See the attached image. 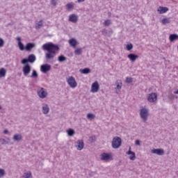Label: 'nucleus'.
<instances>
[{
  "instance_id": "58836bf2",
  "label": "nucleus",
  "mask_w": 178,
  "mask_h": 178,
  "mask_svg": "<svg viewBox=\"0 0 178 178\" xmlns=\"http://www.w3.org/2000/svg\"><path fill=\"white\" fill-rule=\"evenodd\" d=\"M4 45H5V41L3 40V39L0 38V48H2V47H3Z\"/></svg>"
},
{
  "instance_id": "412c9836",
  "label": "nucleus",
  "mask_w": 178,
  "mask_h": 178,
  "mask_svg": "<svg viewBox=\"0 0 178 178\" xmlns=\"http://www.w3.org/2000/svg\"><path fill=\"white\" fill-rule=\"evenodd\" d=\"M23 139V136H22V134H15L13 137V140L14 141H22V140Z\"/></svg>"
},
{
  "instance_id": "9b49d317",
  "label": "nucleus",
  "mask_w": 178,
  "mask_h": 178,
  "mask_svg": "<svg viewBox=\"0 0 178 178\" xmlns=\"http://www.w3.org/2000/svg\"><path fill=\"white\" fill-rule=\"evenodd\" d=\"M78 21L79 17L75 14H72L69 16V22H71L72 23H77Z\"/></svg>"
},
{
  "instance_id": "39448f33",
  "label": "nucleus",
  "mask_w": 178,
  "mask_h": 178,
  "mask_svg": "<svg viewBox=\"0 0 178 178\" xmlns=\"http://www.w3.org/2000/svg\"><path fill=\"white\" fill-rule=\"evenodd\" d=\"M37 94L39 98H41L42 99L47 98L48 96V92H47V89L44 88H40L38 89Z\"/></svg>"
},
{
  "instance_id": "79ce46f5",
  "label": "nucleus",
  "mask_w": 178,
  "mask_h": 178,
  "mask_svg": "<svg viewBox=\"0 0 178 178\" xmlns=\"http://www.w3.org/2000/svg\"><path fill=\"white\" fill-rule=\"evenodd\" d=\"M51 3L53 6H56V5H58V1L56 0H51Z\"/></svg>"
},
{
  "instance_id": "b1692460",
  "label": "nucleus",
  "mask_w": 178,
  "mask_h": 178,
  "mask_svg": "<svg viewBox=\"0 0 178 178\" xmlns=\"http://www.w3.org/2000/svg\"><path fill=\"white\" fill-rule=\"evenodd\" d=\"M35 47V43L29 42L26 44L25 47V49L26 51H31V49H33V48H34Z\"/></svg>"
},
{
  "instance_id": "0eeeda50",
  "label": "nucleus",
  "mask_w": 178,
  "mask_h": 178,
  "mask_svg": "<svg viewBox=\"0 0 178 178\" xmlns=\"http://www.w3.org/2000/svg\"><path fill=\"white\" fill-rule=\"evenodd\" d=\"M67 83L70 85L71 88H76V87H77V82H76V79L73 76H70L67 79Z\"/></svg>"
},
{
  "instance_id": "f257e3e1",
  "label": "nucleus",
  "mask_w": 178,
  "mask_h": 178,
  "mask_svg": "<svg viewBox=\"0 0 178 178\" xmlns=\"http://www.w3.org/2000/svg\"><path fill=\"white\" fill-rule=\"evenodd\" d=\"M42 49L47 51L45 54L47 60H51L56 56V54L59 52L60 49L58 45L54 44L52 42H49L42 45Z\"/></svg>"
},
{
  "instance_id": "aec40b11",
  "label": "nucleus",
  "mask_w": 178,
  "mask_h": 178,
  "mask_svg": "<svg viewBox=\"0 0 178 178\" xmlns=\"http://www.w3.org/2000/svg\"><path fill=\"white\" fill-rule=\"evenodd\" d=\"M127 58L131 60V62H136V60L138 59V55L134 54H129L127 56Z\"/></svg>"
},
{
  "instance_id": "a878e982",
  "label": "nucleus",
  "mask_w": 178,
  "mask_h": 178,
  "mask_svg": "<svg viewBox=\"0 0 178 178\" xmlns=\"http://www.w3.org/2000/svg\"><path fill=\"white\" fill-rule=\"evenodd\" d=\"M67 134L69 137H73V136L76 134V132L74 131V129H69L68 130H67Z\"/></svg>"
},
{
  "instance_id": "4468645a",
  "label": "nucleus",
  "mask_w": 178,
  "mask_h": 178,
  "mask_svg": "<svg viewBox=\"0 0 178 178\" xmlns=\"http://www.w3.org/2000/svg\"><path fill=\"white\" fill-rule=\"evenodd\" d=\"M151 152L152 154H156V155H163V154H165L163 149H153Z\"/></svg>"
},
{
  "instance_id": "dca6fc26",
  "label": "nucleus",
  "mask_w": 178,
  "mask_h": 178,
  "mask_svg": "<svg viewBox=\"0 0 178 178\" xmlns=\"http://www.w3.org/2000/svg\"><path fill=\"white\" fill-rule=\"evenodd\" d=\"M122 81L120 80H118L116 82H115V86H116V88H115V90H116V94H119V92L118 91H120V90H122Z\"/></svg>"
},
{
  "instance_id": "49530a36",
  "label": "nucleus",
  "mask_w": 178,
  "mask_h": 178,
  "mask_svg": "<svg viewBox=\"0 0 178 178\" xmlns=\"http://www.w3.org/2000/svg\"><path fill=\"white\" fill-rule=\"evenodd\" d=\"M16 40H17V41H18V42H22V38L17 37V38H16Z\"/></svg>"
},
{
  "instance_id": "393cba45",
  "label": "nucleus",
  "mask_w": 178,
  "mask_h": 178,
  "mask_svg": "<svg viewBox=\"0 0 178 178\" xmlns=\"http://www.w3.org/2000/svg\"><path fill=\"white\" fill-rule=\"evenodd\" d=\"M169 40L171 42H173V41H176V40H178V35H176V34L170 35Z\"/></svg>"
},
{
  "instance_id": "37998d69",
  "label": "nucleus",
  "mask_w": 178,
  "mask_h": 178,
  "mask_svg": "<svg viewBox=\"0 0 178 178\" xmlns=\"http://www.w3.org/2000/svg\"><path fill=\"white\" fill-rule=\"evenodd\" d=\"M74 6L72 3L67 4V9H73Z\"/></svg>"
},
{
  "instance_id": "c03bdc74",
  "label": "nucleus",
  "mask_w": 178,
  "mask_h": 178,
  "mask_svg": "<svg viewBox=\"0 0 178 178\" xmlns=\"http://www.w3.org/2000/svg\"><path fill=\"white\" fill-rule=\"evenodd\" d=\"M90 143H94V141H95V136L90 137Z\"/></svg>"
},
{
  "instance_id": "ea45409f",
  "label": "nucleus",
  "mask_w": 178,
  "mask_h": 178,
  "mask_svg": "<svg viewBox=\"0 0 178 178\" xmlns=\"http://www.w3.org/2000/svg\"><path fill=\"white\" fill-rule=\"evenodd\" d=\"M5 176V170L0 168V177Z\"/></svg>"
},
{
  "instance_id": "423d86ee",
  "label": "nucleus",
  "mask_w": 178,
  "mask_h": 178,
  "mask_svg": "<svg viewBox=\"0 0 178 178\" xmlns=\"http://www.w3.org/2000/svg\"><path fill=\"white\" fill-rule=\"evenodd\" d=\"M147 99L148 102L154 104L158 101V95L156 92H152L147 95Z\"/></svg>"
},
{
  "instance_id": "2eb2a0df",
  "label": "nucleus",
  "mask_w": 178,
  "mask_h": 178,
  "mask_svg": "<svg viewBox=\"0 0 178 178\" xmlns=\"http://www.w3.org/2000/svg\"><path fill=\"white\" fill-rule=\"evenodd\" d=\"M42 113L44 115H48V113H49V106H48V104H44L42 107Z\"/></svg>"
},
{
  "instance_id": "5701e85b",
  "label": "nucleus",
  "mask_w": 178,
  "mask_h": 178,
  "mask_svg": "<svg viewBox=\"0 0 178 178\" xmlns=\"http://www.w3.org/2000/svg\"><path fill=\"white\" fill-rule=\"evenodd\" d=\"M42 27H44V23H43L42 19L39 21L38 23L35 24V29L36 30H40V29H41Z\"/></svg>"
},
{
  "instance_id": "1a4fd4ad",
  "label": "nucleus",
  "mask_w": 178,
  "mask_h": 178,
  "mask_svg": "<svg viewBox=\"0 0 178 178\" xmlns=\"http://www.w3.org/2000/svg\"><path fill=\"white\" fill-rule=\"evenodd\" d=\"M51 65L49 64L42 65L40 66V71L42 72V73H48V72L51 70Z\"/></svg>"
},
{
  "instance_id": "a19ab883",
  "label": "nucleus",
  "mask_w": 178,
  "mask_h": 178,
  "mask_svg": "<svg viewBox=\"0 0 178 178\" xmlns=\"http://www.w3.org/2000/svg\"><path fill=\"white\" fill-rule=\"evenodd\" d=\"M104 26H110L111 25V20L107 19V20L104 21Z\"/></svg>"
},
{
  "instance_id": "4c0bfd02",
  "label": "nucleus",
  "mask_w": 178,
  "mask_h": 178,
  "mask_svg": "<svg viewBox=\"0 0 178 178\" xmlns=\"http://www.w3.org/2000/svg\"><path fill=\"white\" fill-rule=\"evenodd\" d=\"M125 82L127 83L128 84H130V83H133V79L127 77Z\"/></svg>"
},
{
  "instance_id": "3c124183",
  "label": "nucleus",
  "mask_w": 178,
  "mask_h": 178,
  "mask_svg": "<svg viewBox=\"0 0 178 178\" xmlns=\"http://www.w3.org/2000/svg\"><path fill=\"white\" fill-rule=\"evenodd\" d=\"M1 109H2V106H0V110H1Z\"/></svg>"
},
{
  "instance_id": "8fccbe9b",
  "label": "nucleus",
  "mask_w": 178,
  "mask_h": 178,
  "mask_svg": "<svg viewBox=\"0 0 178 178\" xmlns=\"http://www.w3.org/2000/svg\"><path fill=\"white\" fill-rule=\"evenodd\" d=\"M174 94L178 95V90L174 92Z\"/></svg>"
},
{
  "instance_id": "f03ea898",
  "label": "nucleus",
  "mask_w": 178,
  "mask_h": 178,
  "mask_svg": "<svg viewBox=\"0 0 178 178\" xmlns=\"http://www.w3.org/2000/svg\"><path fill=\"white\" fill-rule=\"evenodd\" d=\"M149 115V112L148 108H143L140 110V116L144 123L148 120Z\"/></svg>"
},
{
  "instance_id": "c9c22d12",
  "label": "nucleus",
  "mask_w": 178,
  "mask_h": 178,
  "mask_svg": "<svg viewBox=\"0 0 178 178\" xmlns=\"http://www.w3.org/2000/svg\"><path fill=\"white\" fill-rule=\"evenodd\" d=\"M131 49H133V44H127V51H131Z\"/></svg>"
},
{
  "instance_id": "c85d7f7f",
  "label": "nucleus",
  "mask_w": 178,
  "mask_h": 178,
  "mask_svg": "<svg viewBox=\"0 0 178 178\" xmlns=\"http://www.w3.org/2000/svg\"><path fill=\"white\" fill-rule=\"evenodd\" d=\"M81 73H82V74H88V73H90L91 70H90V68H85L83 70H80Z\"/></svg>"
},
{
  "instance_id": "f704fd0d",
  "label": "nucleus",
  "mask_w": 178,
  "mask_h": 178,
  "mask_svg": "<svg viewBox=\"0 0 178 178\" xmlns=\"http://www.w3.org/2000/svg\"><path fill=\"white\" fill-rule=\"evenodd\" d=\"M67 60L66 57L63 55L59 56L58 58V62H65V60Z\"/></svg>"
},
{
  "instance_id": "bb28decb",
  "label": "nucleus",
  "mask_w": 178,
  "mask_h": 178,
  "mask_svg": "<svg viewBox=\"0 0 178 178\" xmlns=\"http://www.w3.org/2000/svg\"><path fill=\"white\" fill-rule=\"evenodd\" d=\"M74 55H77V56L81 55L83 54V49L81 48L76 49L74 51Z\"/></svg>"
},
{
  "instance_id": "a18cd8bd",
  "label": "nucleus",
  "mask_w": 178,
  "mask_h": 178,
  "mask_svg": "<svg viewBox=\"0 0 178 178\" xmlns=\"http://www.w3.org/2000/svg\"><path fill=\"white\" fill-rule=\"evenodd\" d=\"M135 144H136V145H141V143H140V140H136L135 141Z\"/></svg>"
},
{
  "instance_id": "f8f14e48",
  "label": "nucleus",
  "mask_w": 178,
  "mask_h": 178,
  "mask_svg": "<svg viewBox=\"0 0 178 178\" xmlns=\"http://www.w3.org/2000/svg\"><path fill=\"white\" fill-rule=\"evenodd\" d=\"M127 155H131L129 159L131 161H136V153L131 151V147H129V151L127 152Z\"/></svg>"
},
{
  "instance_id": "9d476101",
  "label": "nucleus",
  "mask_w": 178,
  "mask_h": 178,
  "mask_svg": "<svg viewBox=\"0 0 178 178\" xmlns=\"http://www.w3.org/2000/svg\"><path fill=\"white\" fill-rule=\"evenodd\" d=\"M98 90H99V84L98 81H95L91 86V92H98Z\"/></svg>"
},
{
  "instance_id": "20e7f679",
  "label": "nucleus",
  "mask_w": 178,
  "mask_h": 178,
  "mask_svg": "<svg viewBox=\"0 0 178 178\" xmlns=\"http://www.w3.org/2000/svg\"><path fill=\"white\" fill-rule=\"evenodd\" d=\"M122 145V139L119 136H115L113 138L112 141V147L115 149L119 148Z\"/></svg>"
},
{
  "instance_id": "2f4dec72",
  "label": "nucleus",
  "mask_w": 178,
  "mask_h": 178,
  "mask_svg": "<svg viewBox=\"0 0 178 178\" xmlns=\"http://www.w3.org/2000/svg\"><path fill=\"white\" fill-rule=\"evenodd\" d=\"M9 141H10V139L7 138V140L3 138H0V143L1 145H5V144H9Z\"/></svg>"
},
{
  "instance_id": "4be33fe9",
  "label": "nucleus",
  "mask_w": 178,
  "mask_h": 178,
  "mask_svg": "<svg viewBox=\"0 0 178 178\" xmlns=\"http://www.w3.org/2000/svg\"><path fill=\"white\" fill-rule=\"evenodd\" d=\"M102 35H105L106 37H111L112 34H113V31H108L106 29H103L102 31Z\"/></svg>"
},
{
  "instance_id": "cd10ccee",
  "label": "nucleus",
  "mask_w": 178,
  "mask_h": 178,
  "mask_svg": "<svg viewBox=\"0 0 178 178\" xmlns=\"http://www.w3.org/2000/svg\"><path fill=\"white\" fill-rule=\"evenodd\" d=\"M161 23H162V24H163V26H165L166 24H169L170 23V18H163L161 20Z\"/></svg>"
},
{
  "instance_id": "ddd939ff",
  "label": "nucleus",
  "mask_w": 178,
  "mask_h": 178,
  "mask_svg": "<svg viewBox=\"0 0 178 178\" xmlns=\"http://www.w3.org/2000/svg\"><path fill=\"white\" fill-rule=\"evenodd\" d=\"M169 10V8L168 7H163L159 6L157 9V12L159 13V15H163V13H166Z\"/></svg>"
},
{
  "instance_id": "6e6552de",
  "label": "nucleus",
  "mask_w": 178,
  "mask_h": 178,
  "mask_svg": "<svg viewBox=\"0 0 178 178\" xmlns=\"http://www.w3.org/2000/svg\"><path fill=\"white\" fill-rule=\"evenodd\" d=\"M24 67L22 68V72L24 76H29L30 74V72H31V66L29 64H24Z\"/></svg>"
},
{
  "instance_id": "473e14b6",
  "label": "nucleus",
  "mask_w": 178,
  "mask_h": 178,
  "mask_svg": "<svg viewBox=\"0 0 178 178\" xmlns=\"http://www.w3.org/2000/svg\"><path fill=\"white\" fill-rule=\"evenodd\" d=\"M23 177L24 178H32L33 175H31V172L29 171L27 172H24Z\"/></svg>"
},
{
  "instance_id": "7c9ffc66",
  "label": "nucleus",
  "mask_w": 178,
  "mask_h": 178,
  "mask_svg": "<svg viewBox=\"0 0 178 178\" xmlns=\"http://www.w3.org/2000/svg\"><path fill=\"white\" fill-rule=\"evenodd\" d=\"M32 79H38V73H37V71L35 70H33L32 71V74L29 76Z\"/></svg>"
},
{
  "instance_id": "a211bd4d",
  "label": "nucleus",
  "mask_w": 178,
  "mask_h": 178,
  "mask_svg": "<svg viewBox=\"0 0 178 178\" xmlns=\"http://www.w3.org/2000/svg\"><path fill=\"white\" fill-rule=\"evenodd\" d=\"M111 159V154L107 153H102L101 154V161H109Z\"/></svg>"
},
{
  "instance_id": "f3484780",
  "label": "nucleus",
  "mask_w": 178,
  "mask_h": 178,
  "mask_svg": "<svg viewBox=\"0 0 178 178\" xmlns=\"http://www.w3.org/2000/svg\"><path fill=\"white\" fill-rule=\"evenodd\" d=\"M77 149L78 151H81L83 148H84V141L83 140H77Z\"/></svg>"
},
{
  "instance_id": "de8ad7c7",
  "label": "nucleus",
  "mask_w": 178,
  "mask_h": 178,
  "mask_svg": "<svg viewBox=\"0 0 178 178\" xmlns=\"http://www.w3.org/2000/svg\"><path fill=\"white\" fill-rule=\"evenodd\" d=\"M8 133H9V131L8 129H5L3 131V134H8Z\"/></svg>"
},
{
  "instance_id": "7ed1b4c3",
  "label": "nucleus",
  "mask_w": 178,
  "mask_h": 178,
  "mask_svg": "<svg viewBox=\"0 0 178 178\" xmlns=\"http://www.w3.org/2000/svg\"><path fill=\"white\" fill-rule=\"evenodd\" d=\"M35 55L34 54H30L28 56V58H24L22 60L21 63L22 65H27L29 63H34V62H35Z\"/></svg>"
},
{
  "instance_id": "c756f323",
  "label": "nucleus",
  "mask_w": 178,
  "mask_h": 178,
  "mask_svg": "<svg viewBox=\"0 0 178 178\" xmlns=\"http://www.w3.org/2000/svg\"><path fill=\"white\" fill-rule=\"evenodd\" d=\"M6 76V70L5 68L0 69V78L5 77Z\"/></svg>"
},
{
  "instance_id": "6ab92c4d",
  "label": "nucleus",
  "mask_w": 178,
  "mask_h": 178,
  "mask_svg": "<svg viewBox=\"0 0 178 178\" xmlns=\"http://www.w3.org/2000/svg\"><path fill=\"white\" fill-rule=\"evenodd\" d=\"M68 42L70 45V47H72V48H76L77 46V40L74 38H71L68 40Z\"/></svg>"
},
{
  "instance_id": "09e8293b",
  "label": "nucleus",
  "mask_w": 178,
  "mask_h": 178,
  "mask_svg": "<svg viewBox=\"0 0 178 178\" xmlns=\"http://www.w3.org/2000/svg\"><path fill=\"white\" fill-rule=\"evenodd\" d=\"M77 1H78L79 3H80L81 2H84V1H86V0H77Z\"/></svg>"
},
{
  "instance_id": "72a5a7b5",
  "label": "nucleus",
  "mask_w": 178,
  "mask_h": 178,
  "mask_svg": "<svg viewBox=\"0 0 178 178\" xmlns=\"http://www.w3.org/2000/svg\"><path fill=\"white\" fill-rule=\"evenodd\" d=\"M18 47L20 51H24V49H26V47H24V44H23L22 42H18Z\"/></svg>"
},
{
  "instance_id": "e433bc0d",
  "label": "nucleus",
  "mask_w": 178,
  "mask_h": 178,
  "mask_svg": "<svg viewBox=\"0 0 178 178\" xmlns=\"http://www.w3.org/2000/svg\"><path fill=\"white\" fill-rule=\"evenodd\" d=\"M95 118V115L92 113H88L87 114V118L88 119H94Z\"/></svg>"
}]
</instances>
